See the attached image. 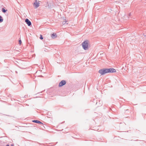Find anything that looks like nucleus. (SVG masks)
Wrapping results in <instances>:
<instances>
[{
  "instance_id": "f257e3e1",
  "label": "nucleus",
  "mask_w": 146,
  "mask_h": 146,
  "mask_svg": "<svg viewBox=\"0 0 146 146\" xmlns=\"http://www.w3.org/2000/svg\"><path fill=\"white\" fill-rule=\"evenodd\" d=\"M116 72V70L113 68H103L99 70L98 72L101 75H103L109 73Z\"/></svg>"
},
{
  "instance_id": "f03ea898",
  "label": "nucleus",
  "mask_w": 146,
  "mask_h": 146,
  "mask_svg": "<svg viewBox=\"0 0 146 146\" xmlns=\"http://www.w3.org/2000/svg\"><path fill=\"white\" fill-rule=\"evenodd\" d=\"M89 41L88 40H86L84 41L82 43V46L83 48L85 50H87L88 49Z\"/></svg>"
},
{
  "instance_id": "7ed1b4c3",
  "label": "nucleus",
  "mask_w": 146,
  "mask_h": 146,
  "mask_svg": "<svg viewBox=\"0 0 146 146\" xmlns=\"http://www.w3.org/2000/svg\"><path fill=\"white\" fill-rule=\"evenodd\" d=\"M39 2V1H38ZM40 3L39 2H37V0H36L35 2L33 4V5L35 8L36 9L39 6Z\"/></svg>"
},
{
  "instance_id": "20e7f679",
  "label": "nucleus",
  "mask_w": 146,
  "mask_h": 146,
  "mask_svg": "<svg viewBox=\"0 0 146 146\" xmlns=\"http://www.w3.org/2000/svg\"><path fill=\"white\" fill-rule=\"evenodd\" d=\"M66 81L64 80H62L61 81L59 84V87H62L63 85L66 84Z\"/></svg>"
},
{
  "instance_id": "39448f33",
  "label": "nucleus",
  "mask_w": 146,
  "mask_h": 146,
  "mask_svg": "<svg viewBox=\"0 0 146 146\" xmlns=\"http://www.w3.org/2000/svg\"><path fill=\"white\" fill-rule=\"evenodd\" d=\"M25 22L29 26H30L31 25V22L28 19H25Z\"/></svg>"
},
{
  "instance_id": "423d86ee",
  "label": "nucleus",
  "mask_w": 146,
  "mask_h": 146,
  "mask_svg": "<svg viewBox=\"0 0 146 146\" xmlns=\"http://www.w3.org/2000/svg\"><path fill=\"white\" fill-rule=\"evenodd\" d=\"M32 121L34 123H38L40 124H41V125H42L43 124V123L41 122H40V121L39 120H33Z\"/></svg>"
},
{
  "instance_id": "0eeeda50",
  "label": "nucleus",
  "mask_w": 146,
  "mask_h": 146,
  "mask_svg": "<svg viewBox=\"0 0 146 146\" xmlns=\"http://www.w3.org/2000/svg\"><path fill=\"white\" fill-rule=\"evenodd\" d=\"M57 36L56 33H53L51 35V37L53 38H56Z\"/></svg>"
},
{
  "instance_id": "6e6552de",
  "label": "nucleus",
  "mask_w": 146,
  "mask_h": 146,
  "mask_svg": "<svg viewBox=\"0 0 146 146\" xmlns=\"http://www.w3.org/2000/svg\"><path fill=\"white\" fill-rule=\"evenodd\" d=\"M2 11L3 13H5L7 11V9L5 10L4 8H3L2 9Z\"/></svg>"
},
{
  "instance_id": "1a4fd4ad",
  "label": "nucleus",
  "mask_w": 146,
  "mask_h": 146,
  "mask_svg": "<svg viewBox=\"0 0 146 146\" xmlns=\"http://www.w3.org/2000/svg\"><path fill=\"white\" fill-rule=\"evenodd\" d=\"M3 21V19L2 17L0 15V23H1Z\"/></svg>"
},
{
  "instance_id": "9d476101",
  "label": "nucleus",
  "mask_w": 146,
  "mask_h": 146,
  "mask_svg": "<svg viewBox=\"0 0 146 146\" xmlns=\"http://www.w3.org/2000/svg\"><path fill=\"white\" fill-rule=\"evenodd\" d=\"M40 39H41V40H42L43 39V38L42 37V35H40Z\"/></svg>"
},
{
  "instance_id": "9b49d317",
  "label": "nucleus",
  "mask_w": 146,
  "mask_h": 146,
  "mask_svg": "<svg viewBox=\"0 0 146 146\" xmlns=\"http://www.w3.org/2000/svg\"><path fill=\"white\" fill-rule=\"evenodd\" d=\"M19 44L20 45L21 44V43H22V42H21V40H19Z\"/></svg>"
},
{
  "instance_id": "f8f14e48",
  "label": "nucleus",
  "mask_w": 146,
  "mask_h": 146,
  "mask_svg": "<svg viewBox=\"0 0 146 146\" xmlns=\"http://www.w3.org/2000/svg\"><path fill=\"white\" fill-rule=\"evenodd\" d=\"M67 22V21H64L63 22V24H65V23H66Z\"/></svg>"
},
{
  "instance_id": "ddd939ff",
  "label": "nucleus",
  "mask_w": 146,
  "mask_h": 146,
  "mask_svg": "<svg viewBox=\"0 0 146 146\" xmlns=\"http://www.w3.org/2000/svg\"><path fill=\"white\" fill-rule=\"evenodd\" d=\"M131 15V13H130L128 15V17L129 18V17H130Z\"/></svg>"
},
{
  "instance_id": "4468645a",
  "label": "nucleus",
  "mask_w": 146,
  "mask_h": 146,
  "mask_svg": "<svg viewBox=\"0 0 146 146\" xmlns=\"http://www.w3.org/2000/svg\"><path fill=\"white\" fill-rule=\"evenodd\" d=\"M44 51H45V52H47V49H46V50H44Z\"/></svg>"
}]
</instances>
